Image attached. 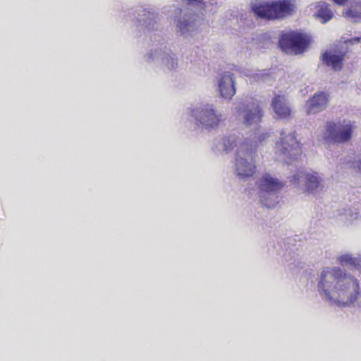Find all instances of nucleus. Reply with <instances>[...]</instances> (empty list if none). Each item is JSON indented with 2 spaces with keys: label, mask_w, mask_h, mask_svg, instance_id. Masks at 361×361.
Segmentation results:
<instances>
[{
  "label": "nucleus",
  "mask_w": 361,
  "mask_h": 361,
  "mask_svg": "<svg viewBox=\"0 0 361 361\" xmlns=\"http://www.w3.org/2000/svg\"><path fill=\"white\" fill-rule=\"evenodd\" d=\"M317 290L322 300L338 307H361L360 281L338 267H324L318 274Z\"/></svg>",
  "instance_id": "f257e3e1"
},
{
  "label": "nucleus",
  "mask_w": 361,
  "mask_h": 361,
  "mask_svg": "<svg viewBox=\"0 0 361 361\" xmlns=\"http://www.w3.org/2000/svg\"><path fill=\"white\" fill-rule=\"evenodd\" d=\"M189 7L188 11L176 8L171 20L177 36L183 39L192 37L199 32L204 18L216 12L218 5L214 0H183Z\"/></svg>",
  "instance_id": "f03ea898"
},
{
  "label": "nucleus",
  "mask_w": 361,
  "mask_h": 361,
  "mask_svg": "<svg viewBox=\"0 0 361 361\" xmlns=\"http://www.w3.org/2000/svg\"><path fill=\"white\" fill-rule=\"evenodd\" d=\"M150 41L157 47L151 49L144 56L149 64H157L166 73L173 74L179 68V58L171 47L166 44L164 37L159 34L150 36Z\"/></svg>",
  "instance_id": "7ed1b4c3"
},
{
  "label": "nucleus",
  "mask_w": 361,
  "mask_h": 361,
  "mask_svg": "<svg viewBox=\"0 0 361 361\" xmlns=\"http://www.w3.org/2000/svg\"><path fill=\"white\" fill-rule=\"evenodd\" d=\"M294 5L289 0H271L251 4V11L261 19L276 20L290 16Z\"/></svg>",
  "instance_id": "20e7f679"
},
{
  "label": "nucleus",
  "mask_w": 361,
  "mask_h": 361,
  "mask_svg": "<svg viewBox=\"0 0 361 361\" xmlns=\"http://www.w3.org/2000/svg\"><path fill=\"white\" fill-rule=\"evenodd\" d=\"M258 196L262 205L267 208H274L280 202V192L284 187L279 179L265 173L257 180Z\"/></svg>",
  "instance_id": "39448f33"
},
{
  "label": "nucleus",
  "mask_w": 361,
  "mask_h": 361,
  "mask_svg": "<svg viewBox=\"0 0 361 361\" xmlns=\"http://www.w3.org/2000/svg\"><path fill=\"white\" fill-rule=\"evenodd\" d=\"M257 145L251 141H243L235 152V171L240 178H246L255 173L254 158Z\"/></svg>",
  "instance_id": "423d86ee"
},
{
  "label": "nucleus",
  "mask_w": 361,
  "mask_h": 361,
  "mask_svg": "<svg viewBox=\"0 0 361 361\" xmlns=\"http://www.w3.org/2000/svg\"><path fill=\"white\" fill-rule=\"evenodd\" d=\"M195 126L202 130H212L217 128L223 120L222 114L212 104H202L190 111Z\"/></svg>",
  "instance_id": "0eeeda50"
},
{
  "label": "nucleus",
  "mask_w": 361,
  "mask_h": 361,
  "mask_svg": "<svg viewBox=\"0 0 361 361\" xmlns=\"http://www.w3.org/2000/svg\"><path fill=\"white\" fill-rule=\"evenodd\" d=\"M129 14L139 32H151L159 30V13L150 5H137L130 9Z\"/></svg>",
  "instance_id": "6e6552de"
},
{
  "label": "nucleus",
  "mask_w": 361,
  "mask_h": 361,
  "mask_svg": "<svg viewBox=\"0 0 361 361\" xmlns=\"http://www.w3.org/2000/svg\"><path fill=\"white\" fill-rule=\"evenodd\" d=\"M234 111L237 116L247 127L258 126L264 116L259 104L247 97L238 102L234 107Z\"/></svg>",
  "instance_id": "1a4fd4ad"
},
{
  "label": "nucleus",
  "mask_w": 361,
  "mask_h": 361,
  "mask_svg": "<svg viewBox=\"0 0 361 361\" xmlns=\"http://www.w3.org/2000/svg\"><path fill=\"white\" fill-rule=\"evenodd\" d=\"M309 44L307 36L296 31L281 34L279 40V45L282 51L295 54L302 53Z\"/></svg>",
  "instance_id": "9d476101"
},
{
  "label": "nucleus",
  "mask_w": 361,
  "mask_h": 361,
  "mask_svg": "<svg viewBox=\"0 0 361 361\" xmlns=\"http://www.w3.org/2000/svg\"><path fill=\"white\" fill-rule=\"evenodd\" d=\"M326 142L344 143L352 137L353 125L350 121L327 122L325 126Z\"/></svg>",
  "instance_id": "9b49d317"
},
{
  "label": "nucleus",
  "mask_w": 361,
  "mask_h": 361,
  "mask_svg": "<svg viewBox=\"0 0 361 361\" xmlns=\"http://www.w3.org/2000/svg\"><path fill=\"white\" fill-rule=\"evenodd\" d=\"M290 181L296 187H299L302 183L305 182V190L310 194L317 193L322 188V177L316 171L306 173L303 171H298L292 176Z\"/></svg>",
  "instance_id": "f8f14e48"
},
{
  "label": "nucleus",
  "mask_w": 361,
  "mask_h": 361,
  "mask_svg": "<svg viewBox=\"0 0 361 361\" xmlns=\"http://www.w3.org/2000/svg\"><path fill=\"white\" fill-rule=\"evenodd\" d=\"M278 148L283 155L288 157L290 159H297L300 155L301 147L300 142L297 140L295 133H290L285 135V131H281V141L277 144Z\"/></svg>",
  "instance_id": "ddd939ff"
},
{
  "label": "nucleus",
  "mask_w": 361,
  "mask_h": 361,
  "mask_svg": "<svg viewBox=\"0 0 361 361\" xmlns=\"http://www.w3.org/2000/svg\"><path fill=\"white\" fill-rule=\"evenodd\" d=\"M329 100V94L324 92H317L312 96L305 104L306 111L308 115L316 114L323 111L327 107Z\"/></svg>",
  "instance_id": "4468645a"
},
{
  "label": "nucleus",
  "mask_w": 361,
  "mask_h": 361,
  "mask_svg": "<svg viewBox=\"0 0 361 361\" xmlns=\"http://www.w3.org/2000/svg\"><path fill=\"white\" fill-rule=\"evenodd\" d=\"M218 90L222 98L229 100L232 99L236 92L232 73L227 71L220 75L218 81Z\"/></svg>",
  "instance_id": "2eb2a0df"
},
{
  "label": "nucleus",
  "mask_w": 361,
  "mask_h": 361,
  "mask_svg": "<svg viewBox=\"0 0 361 361\" xmlns=\"http://www.w3.org/2000/svg\"><path fill=\"white\" fill-rule=\"evenodd\" d=\"M345 52L343 51H326L321 56V60L326 66L331 67L334 71H341Z\"/></svg>",
  "instance_id": "dca6fc26"
},
{
  "label": "nucleus",
  "mask_w": 361,
  "mask_h": 361,
  "mask_svg": "<svg viewBox=\"0 0 361 361\" xmlns=\"http://www.w3.org/2000/svg\"><path fill=\"white\" fill-rule=\"evenodd\" d=\"M237 145V137L235 135L224 136L214 141L213 151L216 154H228Z\"/></svg>",
  "instance_id": "f3484780"
},
{
  "label": "nucleus",
  "mask_w": 361,
  "mask_h": 361,
  "mask_svg": "<svg viewBox=\"0 0 361 361\" xmlns=\"http://www.w3.org/2000/svg\"><path fill=\"white\" fill-rule=\"evenodd\" d=\"M271 106L276 118H286L290 115V109L283 101L280 95L274 97L271 102Z\"/></svg>",
  "instance_id": "a211bd4d"
},
{
  "label": "nucleus",
  "mask_w": 361,
  "mask_h": 361,
  "mask_svg": "<svg viewBox=\"0 0 361 361\" xmlns=\"http://www.w3.org/2000/svg\"><path fill=\"white\" fill-rule=\"evenodd\" d=\"M343 16L352 22H361V1H357L344 10Z\"/></svg>",
  "instance_id": "6ab92c4d"
},
{
  "label": "nucleus",
  "mask_w": 361,
  "mask_h": 361,
  "mask_svg": "<svg viewBox=\"0 0 361 361\" xmlns=\"http://www.w3.org/2000/svg\"><path fill=\"white\" fill-rule=\"evenodd\" d=\"M314 16L321 23H326L332 19L334 13L330 8V5L324 2L317 6Z\"/></svg>",
  "instance_id": "aec40b11"
},
{
  "label": "nucleus",
  "mask_w": 361,
  "mask_h": 361,
  "mask_svg": "<svg viewBox=\"0 0 361 361\" xmlns=\"http://www.w3.org/2000/svg\"><path fill=\"white\" fill-rule=\"evenodd\" d=\"M338 215L345 224L352 223L354 220L357 219L360 216L359 210L355 207L342 208L338 210Z\"/></svg>",
  "instance_id": "412c9836"
},
{
  "label": "nucleus",
  "mask_w": 361,
  "mask_h": 361,
  "mask_svg": "<svg viewBox=\"0 0 361 361\" xmlns=\"http://www.w3.org/2000/svg\"><path fill=\"white\" fill-rule=\"evenodd\" d=\"M338 261L341 266L348 267L350 269L353 270L358 260V257H353L352 255L346 253L341 255L338 257Z\"/></svg>",
  "instance_id": "4be33fe9"
},
{
  "label": "nucleus",
  "mask_w": 361,
  "mask_h": 361,
  "mask_svg": "<svg viewBox=\"0 0 361 361\" xmlns=\"http://www.w3.org/2000/svg\"><path fill=\"white\" fill-rule=\"evenodd\" d=\"M201 49L197 47L193 48L191 54L190 55L187 54L185 57L190 63H197L199 61H201Z\"/></svg>",
  "instance_id": "5701e85b"
},
{
  "label": "nucleus",
  "mask_w": 361,
  "mask_h": 361,
  "mask_svg": "<svg viewBox=\"0 0 361 361\" xmlns=\"http://www.w3.org/2000/svg\"><path fill=\"white\" fill-rule=\"evenodd\" d=\"M270 136V133L269 132H264L260 133L255 140L250 139V138H245L243 141L250 140L251 141L254 145H257V147L259 144H262L264 141H265Z\"/></svg>",
  "instance_id": "b1692460"
},
{
  "label": "nucleus",
  "mask_w": 361,
  "mask_h": 361,
  "mask_svg": "<svg viewBox=\"0 0 361 361\" xmlns=\"http://www.w3.org/2000/svg\"><path fill=\"white\" fill-rule=\"evenodd\" d=\"M349 166L356 172L361 173V157H357L353 161H348Z\"/></svg>",
  "instance_id": "393cba45"
},
{
  "label": "nucleus",
  "mask_w": 361,
  "mask_h": 361,
  "mask_svg": "<svg viewBox=\"0 0 361 361\" xmlns=\"http://www.w3.org/2000/svg\"><path fill=\"white\" fill-rule=\"evenodd\" d=\"M358 260L356 265L354 267L353 270H357L361 272V257H358Z\"/></svg>",
  "instance_id": "a878e982"
},
{
  "label": "nucleus",
  "mask_w": 361,
  "mask_h": 361,
  "mask_svg": "<svg viewBox=\"0 0 361 361\" xmlns=\"http://www.w3.org/2000/svg\"><path fill=\"white\" fill-rule=\"evenodd\" d=\"M334 2L338 5H344L347 1L348 0H333Z\"/></svg>",
  "instance_id": "bb28decb"
}]
</instances>
